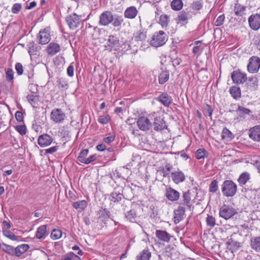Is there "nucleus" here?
Listing matches in <instances>:
<instances>
[{
    "label": "nucleus",
    "mask_w": 260,
    "mask_h": 260,
    "mask_svg": "<svg viewBox=\"0 0 260 260\" xmlns=\"http://www.w3.org/2000/svg\"><path fill=\"white\" fill-rule=\"evenodd\" d=\"M172 9L175 11H180L183 6L182 0H173L171 3Z\"/></svg>",
    "instance_id": "38"
},
{
    "label": "nucleus",
    "mask_w": 260,
    "mask_h": 260,
    "mask_svg": "<svg viewBox=\"0 0 260 260\" xmlns=\"http://www.w3.org/2000/svg\"><path fill=\"white\" fill-rule=\"evenodd\" d=\"M191 18L190 13L188 12L182 11L180 12L178 15V19L180 22H182L185 23H187V21Z\"/></svg>",
    "instance_id": "29"
},
{
    "label": "nucleus",
    "mask_w": 260,
    "mask_h": 260,
    "mask_svg": "<svg viewBox=\"0 0 260 260\" xmlns=\"http://www.w3.org/2000/svg\"><path fill=\"white\" fill-rule=\"evenodd\" d=\"M225 19L224 14L220 15L216 19L214 22V25L216 26H220L223 24Z\"/></svg>",
    "instance_id": "55"
},
{
    "label": "nucleus",
    "mask_w": 260,
    "mask_h": 260,
    "mask_svg": "<svg viewBox=\"0 0 260 260\" xmlns=\"http://www.w3.org/2000/svg\"><path fill=\"white\" fill-rule=\"evenodd\" d=\"M15 129L22 136L25 135L26 128L25 125H18L15 126Z\"/></svg>",
    "instance_id": "56"
},
{
    "label": "nucleus",
    "mask_w": 260,
    "mask_h": 260,
    "mask_svg": "<svg viewBox=\"0 0 260 260\" xmlns=\"http://www.w3.org/2000/svg\"><path fill=\"white\" fill-rule=\"evenodd\" d=\"M88 153V149L83 150L79 154L78 156V159L81 162H84L85 159V157L87 155Z\"/></svg>",
    "instance_id": "57"
},
{
    "label": "nucleus",
    "mask_w": 260,
    "mask_h": 260,
    "mask_svg": "<svg viewBox=\"0 0 260 260\" xmlns=\"http://www.w3.org/2000/svg\"><path fill=\"white\" fill-rule=\"evenodd\" d=\"M237 190V185L230 180L224 181L221 185V191L226 197H232L234 196Z\"/></svg>",
    "instance_id": "1"
},
{
    "label": "nucleus",
    "mask_w": 260,
    "mask_h": 260,
    "mask_svg": "<svg viewBox=\"0 0 260 260\" xmlns=\"http://www.w3.org/2000/svg\"><path fill=\"white\" fill-rule=\"evenodd\" d=\"M157 100L164 106L169 107L172 102V97L166 92L161 93L157 98Z\"/></svg>",
    "instance_id": "17"
},
{
    "label": "nucleus",
    "mask_w": 260,
    "mask_h": 260,
    "mask_svg": "<svg viewBox=\"0 0 260 260\" xmlns=\"http://www.w3.org/2000/svg\"><path fill=\"white\" fill-rule=\"evenodd\" d=\"M125 217L131 222H136L137 215V212L135 210L132 209L128 212H126L125 214Z\"/></svg>",
    "instance_id": "40"
},
{
    "label": "nucleus",
    "mask_w": 260,
    "mask_h": 260,
    "mask_svg": "<svg viewBox=\"0 0 260 260\" xmlns=\"http://www.w3.org/2000/svg\"><path fill=\"white\" fill-rule=\"evenodd\" d=\"M73 207L76 209H84L87 206V202L85 200L79 201L73 203Z\"/></svg>",
    "instance_id": "45"
},
{
    "label": "nucleus",
    "mask_w": 260,
    "mask_h": 260,
    "mask_svg": "<svg viewBox=\"0 0 260 260\" xmlns=\"http://www.w3.org/2000/svg\"><path fill=\"white\" fill-rule=\"evenodd\" d=\"M170 74L169 71L165 70L161 72L158 76V82L160 84L166 83L169 79Z\"/></svg>",
    "instance_id": "34"
},
{
    "label": "nucleus",
    "mask_w": 260,
    "mask_h": 260,
    "mask_svg": "<svg viewBox=\"0 0 260 260\" xmlns=\"http://www.w3.org/2000/svg\"><path fill=\"white\" fill-rule=\"evenodd\" d=\"M134 40L140 44L145 45L146 39V31L144 30H138L134 34Z\"/></svg>",
    "instance_id": "21"
},
{
    "label": "nucleus",
    "mask_w": 260,
    "mask_h": 260,
    "mask_svg": "<svg viewBox=\"0 0 260 260\" xmlns=\"http://www.w3.org/2000/svg\"><path fill=\"white\" fill-rule=\"evenodd\" d=\"M5 246V248H3V250L6 253H7L11 255H15V248L13 246L6 244L4 243L2 244Z\"/></svg>",
    "instance_id": "44"
},
{
    "label": "nucleus",
    "mask_w": 260,
    "mask_h": 260,
    "mask_svg": "<svg viewBox=\"0 0 260 260\" xmlns=\"http://www.w3.org/2000/svg\"><path fill=\"white\" fill-rule=\"evenodd\" d=\"M169 21V17L166 14H162L159 17V23L162 28L166 27L168 26Z\"/></svg>",
    "instance_id": "41"
},
{
    "label": "nucleus",
    "mask_w": 260,
    "mask_h": 260,
    "mask_svg": "<svg viewBox=\"0 0 260 260\" xmlns=\"http://www.w3.org/2000/svg\"><path fill=\"white\" fill-rule=\"evenodd\" d=\"M237 214V210L228 204H223L220 208L219 215L220 217L228 220Z\"/></svg>",
    "instance_id": "4"
},
{
    "label": "nucleus",
    "mask_w": 260,
    "mask_h": 260,
    "mask_svg": "<svg viewBox=\"0 0 260 260\" xmlns=\"http://www.w3.org/2000/svg\"><path fill=\"white\" fill-rule=\"evenodd\" d=\"M105 48L109 51L120 50V45L118 38L113 35L109 36L105 44Z\"/></svg>",
    "instance_id": "5"
},
{
    "label": "nucleus",
    "mask_w": 260,
    "mask_h": 260,
    "mask_svg": "<svg viewBox=\"0 0 260 260\" xmlns=\"http://www.w3.org/2000/svg\"><path fill=\"white\" fill-rule=\"evenodd\" d=\"M110 120V117L109 115H105L101 116L98 118V121L103 124H106L108 123Z\"/></svg>",
    "instance_id": "52"
},
{
    "label": "nucleus",
    "mask_w": 260,
    "mask_h": 260,
    "mask_svg": "<svg viewBox=\"0 0 260 260\" xmlns=\"http://www.w3.org/2000/svg\"><path fill=\"white\" fill-rule=\"evenodd\" d=\"M250 245L253 250L260 252V237L252 238L250 240Z\"/></svg>",
    "instance_id": "28"
},
{
    "label": "nucleus",
    "mask_w": 260,
    "mask_h": 260,
    "mask_svg": "<svg viewBox=\"0 0 260 260\" xmlns=\"http://www.w3.org/2000/svg\"><path fill=\"white\" fill-rule=\"evenodd\" d=\"M154 115H153L154 129L156 131H160L167 129V126L162 117L158 113L155 112Z\"/></svg>",
    "instance_id": "7"
},
{
    "label": "nucleus",
    "mask_w": 260,
    "mask_h": 260,
    "mask_svg": "<svg viewBox=\"0 0 260 260\" xmlns=\"http://www.w3.org/2000/svg\"><path fill=\"white\" fill-rule=\"evenodd\" d=\"M27 98L29 103L33 107H35L39 101V96L36 95L29 94L27 95Z\"/></svg>",
    "instance_id": "46"
},
{
    "label": "nucleus",
    "mask_w": 260,
    "mask_h": 260,
    "mask_svg": "<svg viewBox=\"0 0 260 260\" xmlns=\"http://www.w3.org/2000/svg\"><path fill=\"white\" fill-rule=\"evenodd\" d=\"M27 46L28 51L30 56L37 55L40 49V47L33 42L29 43Z\"/></svg>",
    "instance_id": "27"
},
{
    "label": "nucleus",
    "mask_w": 260,
    "mask_h": 260,
    "mask_svg": "<svg viewBox=\"0 0 260 260\" xmlns=\"http://www.w3.org/2000/svg\"><path fill=\"white\" fill-rule=\"evenodd\" d=\"M15 70L18 75H21L23 72V66L21 63L18 62L15 64Z\"/></svg>",
    "instance_id": "62"
},
{
    "label": "nucleus",
    "mask_w": 260,
    "mask_h": 260,
    "mask_svg": "<svg viewBox=\"0 0 260 260\" xmlns=\"http://www.w3.org/2000/svg\"><path fill=\"white\" fill-rule=\"evenodd\" d=\"M230 92L232 96L237 100L241 97V90L240 88L236 86H233L230 89Z\"/></svg>",
    "instance_id": "33"
},
{
    "label": "nucleus",
    "mask_w": 260,
    "mask_h": 260,
    "mask_svg": "<svg viewBox=\"0 0 260 260\" xmlns=\"http://www.w3.org/2000/svg\"><path fill=\"white\" fill-rule=\"evenodd\" d=\"M166 197L170 201L175 202L179 200L180 194V193L172 187L166 188Z\"/></svg>",
    "instance_id": "14"
},
{
    "label": "nucleus",
    "mask_w": 260,
    "mask_h": 260,
    "mask_svg": "<svg viewBox=\"0 0 260 260\" xmlns=\"http://www.w3.org/2000/svg\"><path fill=\"white\" fill-rule=\"evenodd\" d=\"M206 221L207 226L210 228H213L215 225V218L212 215L208 214Z\"/></svg>",
    "instance_id": "47"
},
{
    "label": "nucleus",
    "mask_w": 260,
    "mask_h": 260,
    "mask_svg": "<svg viewBox=\"0 0 260 260\" xmlns=\"http://www.w3.org/2000/svg\"><path fill=\"white\" fill-rule=\"evenodd\" d=\"M39 43L42 45L47 44L51 40V36L48 29L45 28L40 31L38 35Z\"/></svg>",
    "instance_id": "12"
},
{
    "label": "nucleus",
    "mask_w": 260,
    "mask_h": 260,
    "mask_svg": "<svg viewBox=\"0 0 260 260\" xmlns=\"http://www.w3.org/2000/svg\"><path fill=\"white\" fill-rule=\"evenodd\" d=\"M113 20V13L109 11L103 12L99 17V24L100 26H107Z\"/></svg>",
    "instance_id": "9"
},
{
    "label": "nucleus",
    "mask_w": 260,
    "mask_h": 260,
    "mask_svg": "<svg viewBox=\"0 0 260 260\" xmlns=\"http://www.w3.org/2000/svg\"><path fill=\"white\" fill-rule=\"evenodd\" d=\"M250 174L247 172H243L239 176L238 181L241 185H245L250 179Z\"/></svg>",
    "instance_id": "39"
},
{
    "label": "nucleus",
    "mask_w": 260,
    "mask_h": 260,
    "mask_svg": "<svg viewBox=\"0 0 260 260\" xmlns=\"http://www.w3.org/2000/svg\"><path fill=\"white\" fill-rule=\"evenodd\" d=\"M66 196L68 199L73 201L76 200L77 198L76 192L75 190H69L68 193L66 194Z\"/></svg>",
    "instance_id": "61"
},
{
    "label": "nucleus",
    "mask_w": 260,
    "mask_h": 260,
    "mask_svg": "<svg viewBox=\"0 0 260 260\" xmlns=\"http://www.w3.org/2000/svg\"><path fill=\"white\" fill-rule=\"evenodd\" d=\"M98 218L103 223H106L109 218L113 220V216H111L110 212L106 208H101L98 212Z\"/></svg>",
    "instance_id": "15"
},
{
    "label": "nucleus",
    "mask_w": 260,
    "mask_h": 260,
    "mask_svg": "<svg viewBox=\"0 0 260 260\" xmlns=\"http://www.w3.org/2000/svg\"><path fill=\"white\" fill-rule=\"evenodd\" d=\"M22 9V5L20 3L14 4L11 8V12L13 14H18Z\"/></svg>",
    "instance_id": "54"
},
{
    "label": "nucleus",
    "mask_w": 260,
    "mask_h": 260,
    "mask_svg": "<svg viewBox=\"0 0 260 260\" xmlns=\"http://www.w3.org/2000/svg\"><path fill=\"white\" fill-rule=\"evenodd\" d=\"M174 221L175 224L178 223L185 217V211L182 208H178L174 210Z\"/></svg>",
    "instance_id": "23"
},
{
    "label": "nucleus",
    "mask_w": 260,
    "mask_h": 260,
    "mask_svg": "<svg viewBox=\"0 0 260 260\" xmlns=\"http://www.w3.org/2000/svg\"><path fill=\"white\" fill-rule=\"evenodd\" d=\"M74 68L73 63L70 64L67 69V74L69 77H72L74 76Z\"/></svg>",
    "instance_id": "63"
},
{
    "label": "nucleus",
    "mask_w": 260,
    "mask_h": 260,
    "mask_svg": "<svg viewBox=\"0 0 260 260\" xmlns=\"http://www.w3.org/2000/svg\"><path fill=\"white\" fill-rule=\"evenodd\" d=\"M123 198V196L122 193H117L116 192H112L109 197L111 202L113 203H118L121 201Z\"/></svg>",
    "instance_id": "37"
},
{
    "label": "nucleus",
    "mask_w": 260,
    "mask_h": 260,
    "mask_svg": "<svg viewBox=\"0 0 260 260\" xmlns=\"http://www.w3.org/2000/svg\"><path fill=\"white\" fill-rule=\"evenodd\" d=\"M180 201L189 204H192L191 192L190 190H188L186 191H183Z\"/></svg>",
    "instance_id": "36"
},
{
    "label": "nucleus",
    "mask_w": 260,
    "mask_h": 260,
    "mask_svg": "<svg viewBox=\"0 0 260 260\" xmlns=\"http://www.w3.org/2000/svg\"><path fill=\"white\" fill-rule=\"evenodd\" d=\"M248 22L252 29L258 30L260 28V15L255 14L251 15L248 18Z\"/></svg>",
    "instance_id": "13"
},
{
    "label": "nucleus",
    "mask_w": 260,
    "mask_h": 260,
    "mask_svg": "<svg viewBox=\"0 0 260 260\" xmlns=\"http://www.w3.org/2000/svg\"><path fill=\"white\" fill-rule=\"evenodd\" d=\"M249 137L255 141H260V126L256 125L249 129Z\"/></svg>",
    "instance_id": "18"
},
{
    "label": "nucleus",
    "mask_w": 260,
    "mask_h": 260,
    "mask_svg": "<svg viewBox=\"0 0 260 260\" xmlns=\"http://www.w3.org/2000/svg\"><path fill=\"white\" fill-rule=\"evenodd\" d=\"M155 112L151 113L145 116L139 117L137 120V124L139 128L142 131L149 130L152 127L151 120H153V115Z\"/></svg>",
    "instance_id": "2"
},
{
    "label": "nucleus",
    "mask_w": 260,
    "mask_h": 260,
    "mask_svg": "<svg viewBox=\"0 0 260 260\" xmlns=\"http://www.w3.org/2000/svg\"><path fill=\"white\" fill-rule=\"evenodd\" d=\"M4 235L13 241H18V237L10 231H3Z\"/></svg>",
    "instance_id": "49"
},
{
    "label": "nucleus",
    "mask_w": 260,
    "mask_h": 260,
    "mask_svg": "<svg viewBox=\"0 0 260 260\" xmlns=\"http://www.w3.org/2000/svg\"><path fill=\"white\" fill-rule=\"evenodd\" d=\"M172 178L176 184H179L183 182L185 179L184 174L181 171H176L172 173Z\"/></svg>",
    "instance_id": "24"
},
{
    "label": "nucleus",
    "mask_w": 260,
    "mask_h": 260,
    "mask_svg": "<svg viewBox=\"0 0 260 260\" xmlns=\"http://www.w3.org/2000/svg\"><path fill=\"white\" fill-rule=\"evenodd\" d=\"M247 68L249 73H257L260 68V58L256 56H252L250 57Z\"/></svg>",
    "instance_id": "6"
},
{
    "label": "nucleus",
    "mask_w": 260,
    "mask_h": 260,
    "mask_svg": "<svg viewBox=\"0 0 260 260\" xmlns=\"http://www.w3.org/2000/svg\"><path fill=\"white\" fill-rule=\"evenodd\" d=\"M65 117V114L60 109H53L51 112V119L56 123L62 122Z\"/></svg>",
    "instance_id": "11"
},
{
    "label": "nucleus",
    "mask_w": 260,
    "mask_h": 260,
    "mask_svg": "<svg viewBox=\"0 0 260 260\" xmlns=\"http://www.w3.org/2000/svg\"><path fill=\"white\" fill-rule=\"evenodd\" d=\"M58 83V88L60 89H67L69 87L68 80L66 78H60L57 81Z\"/></svg>",
    "instance_id": "43"
},
{
    "label": "nucleus",
    "mask_w": 260,
    "mask_h": 260,
    "mask_svg": "<svg viewBox=\"0 0 260 260\" xmlns=\"http://www.w3.org/2000/svg\"><path fill=\"white\" fill-rule=\"evenodd\" d=\"M236 112L238 116L242 118H245L246 115H249L251 111L247 108H245L242 106H239L236 110Z\"/></svg>",
    "instance_id": "35"
},
{
    "label": "nucleus",
    "mask_w": 260,
    "mask_h": 260,
    "mask_svg": "<svg viewBox=\"0 0 260 260\" xmlns=\"http://www.w3.org/2000/svg\"><path fill=\"white\" fill-rule=\"evenodd\" d=\"M47 232V225H43L39 226L36 231V237L38 239H41L45 237Z\"/></svg>",
    "instance_id": "30"
},
{
    "label": "nucleus",
    "mask_w": 260,
    "mask_h": 260,
    "mask_svg": "<svg viewBox=\"0 0 260 260\" xmlns=\"http://www.w3.org/2000/svg\"><path fill=\"white\" fill-rule=\"evenodd\" d=\"M167 40L168 37L166 33L160 30L153 35L150 41V44L154 47H158L165 45Z\"/></svg>",
    "instance_id": "3"
},
{
    "label": "nucleus",
    "mask_w": 260,
    "mask_h": 260,
    "mask_svg": "<svg viewBox=\"0 0 260 260\" xmlns=\"http://www.w3.org/2000/svg\"><path fill=\"white\" fill-rule=\"evenodd\" d=\"M204 113L205 116H208L211 117L213 113L212 107L210 105L206 104L204 107Z\"/></svg>",
    "instance_id": "59"
},
{
    "label": "nucleus",
    "mask_w": 260,
    "mask_h": 260,
    "mask_svg": "<svg viewBox=\"0 0 260 260\" xmlns=\"http://www.w3.org/2000/svg\"><path fill=\"white\" fill-rule=\"evenodd\" d=\"M221 137L222 139H224L227 141H230L234 139V135L229 129L224 127L222 131Z\"/></svg>",
    "instance_id": "31"
},
{
    "label": "nucleus",
    "mask_w": 260,
    "mask_h": 260,
    "mask_svg": "<svg viewBox=\"0 0 260 260\" xmlns=\"http://www.w3.org/2000/svg\"><path fill=\"white\" fill-rule=\"evenodd\" d=\"M62 236V232L57 229H54L51 234V238L53 240H56L59 239Z\"/></svg>",
    "instance_id": "50"
},
{
    "label": "nucleus",
    "mask_w": 260,
    "mask_h": 260,
    "mask_svg": "<svg viewBox=\"0 0 260 260\" xmlns=\"http://www.w3.org/2000/svg\"><path fill=\"white\" fill-rule=\"evenodd\" d=\"M138 11L135 6L127 7L124 12V16L125 18L133 19L138 15Z\"/></svg>",
    "instance_id": "19"
},
{
    "label": "nucleus",
    "mask_w": 260,
    "mask_h": 260,
    "mask_svg": "<svg viewBox=\"0 0 260 260\" xmlns=\"http://www.w3.org/2000/svg\"><path fill=\"white\" fill-rule=\"evenodd\" d=\"M203 0L194 1L191 4V8L194 11H200L203 8Z\"/></svg>",
    "instance_id": "42"
},
{
    "label": "nucleus",
    "mask_w": 260,
    "mask_h": 260,
    "mask_svg": "<svg viewBox=\"0 0 260 260\" xmlns=\"http://www.w3.org/2000/svg\"><path fill=\"white\" fill-rule=\"evenodd\" d=\"M29 248V246L26 244L18 245L15 248V256L20 257L22 254L27 251Z\"/></svg>",
    "instance_id": "26"
},
{
    "label": "nucleus",
    "mask_w": 260,
    "mask_h": 260,
    "mask_svg": "<svg viewBox=\"0 0 260 260\" xmlns=\"http://www.w3.org/2000/svg\"><path fill=\"white\" fill-rule=\"evenodd\" d=\"M218 188V182L216 180H213L211 181L210 187H209V191L211 192L214 193L215 192Z\"/></svg>",
    "instance_id": "51"
},
{
    "label": "nucleus",
    "mask_w": 260,
    "mask_h": 260,
    "mask_svg": "<svg viewBox=\"0 0 260 260\" xmlns=\"http://www.w3.org/2000/svg\"><path fill=\"white\" fill-rule=\"evenodd\" d=\"M205 151L203 149H199L197 150L195 153L196 157L198 159H201L205 157Z\"/></svg>",
    "instance_id": "60"
},
{
    "label": "nucleus",
    "mask_w": 260,
    "mask_h": 260,
    "mask_svg": "<svg viewBox=\"0 0 260 260\" xmlns=\"http://www.w3.org/2000/svg\"><path fill=\"white\" fill-rule=\"evenodd\" d=\"M231 78L233 82L238 84L244 83L247 79L246 74L240 70L234 71L232 73Z\"/></svg>",
    "instance_id": "10"
},
{
    "label": "nucleus",
    "mask_w": 260,
    "mask_h": 260,
    "mask_svg": "<svg viewBox=\"0 0 260 260\" xmlns=\"http://www.w3.org/2000/svg\"><path fill=\"white\" fill-rule=\"evenodd\" d=\"M192 204H189L187 203L182 202L180 201L179 203V206L178 208H182L185 211L186 210H190Z\"/></svg>",
    "instance_id": "53"
},
{
    "label": "nucleus",
    "mask_w": 260,
    "mask_h": 260,
    "mask_svg": "<svg viewBox=\"0 0 260 260\" xmlns=\"http://www.w3.org/2000/svg\"><path fill=\"white\" fill-rule=\"evenodd\" d=\"M151 253L147 249H144L142 252L140 257L138 260H149Z\"/></svg>",
    "instance_id": "48"
},
{
    "label": "nucleus",
    "mask_w": 260,
    "mask_h": 260,
    "mask_svg": "<svg viewBox=\"0 0 260 260\" xmlns=\"http://www.w3.org/2000/svg\"><path fill=\"white\" fill-rule=\"evenodd\" d=\"M78 256L75 254L73 252H70L63 256V258L62 260H72L78 258Z\"/></svg>",
    "instance_id": "58"
},
{
    "label": "nucleus",
    "mask_w": 260,
    "mask_h": 260,
    "mask_svg": "<svg viewBox=\"0 0 260 260\" xmlns=\"http://www.w3.org/2000/svg\"><path fill=\"white\" fill-rule=\"evenodd\" d=\"M156 237L162 241L168 242L172 236L165 231L156 230L155 232Z\"/></svg>",
    "instance_id": "22"
},
{
    "label": "nucleus",
    "mask_w": 260,
    "mask_h": 260,
    "mask_svg": "<svg viewBox=\"0 0 260 260\" xmlns=\"http://www.w3.org/2000/svg\"><path fill=\"white\" fill-rule=\"evenodd\" d=\"M81 16L78 15L74 13L70 15L67 16L66 21L71 29H74L77 28L81 22Z\"/></svg>",
    "instance_id": "8"
},
{
    "label": "nucleus",
    "mask_w": 260,
    "mask_h": 260,
    "mask_svg": "<svg viewBox=\"0 0 260 260\" xmlns=\"http://www.w3.org/2000/svg\"><path fill=\"white\" fill-rule=\"evenodd\" d=\"M60 50V45L56 43L51 42L47 47L46 51L47 53L51 56H53Z\"/></svg>",
    "instance_id": "20"
},
{
    "label": "nucleus",
    "mask_w": 260,
    "mask_h": 260,
    "mask_svg": "<svg viewBox=\"0 0 260 260\" xmlns=\"http://www.w3.org/2000/svg\"><path fill=\"white\" fill-rule=\"evenodd\" d=\"M113 20L112 21V25L115 27H120L124 21L123 16L118 15H113Z\"/></svg>",
    "instance_id": "32"
},
{
    "label": "nucleus",
    "mask_w": 260,
    "mask_h": 260,
    "mask_svg": "<svg viewBox=\"0 0 260 260\" xmlns=\"http://www.w3.org/2000/svg\"><path fill=\"white\" fill-rule=\"evenodd\" d=\"M53 141L50 136L47 134H44L39 136L38 138V144L41 147H46L50 145Z\"/></svg>",
    "instance_id": "16"
},
{
    "label": "nucleus",
    "mask_w": 260,
    "mask_h": 260,
    "mask_svg": "<svg viewBox=\"0 0 260 260\" xmlns=\"http://www.w3.org/2000/svg\"><path fill=\"white\" fill-rule=\"evenodd\" d=\"M115 136L114 135H111L109 136L105 137L103 139V141L107 144H109L115 140Z\"/></svg>",
    "instance_id": "64"
},
{
    "label": "nucleus",
    "mask_w": 260,
    "mask_h": 260,
    "mask_svg": "<svg viewBox=\"0 0 260 260\" xmlns=\"http://www.w3.org/2000/svg\"><path fill=\"white\" fill-rule=\"evenodd\" d=\"M246 8L245 6L237 3L234 8V13L237 16H242L245 14Z\"/></svg>",
    "instance_id": "25"
}]
</instances>
